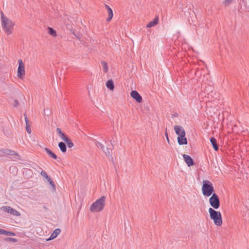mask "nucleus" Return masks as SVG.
I'll return each instance as SVG.
<instances>
[{
    "label": "nucleus",
    "instance_id": "obj_7",
    "mask_svg": "<svg viewBox=\"0 0 249 249\" xmlns=\"http://www.w3.org/2000/svg\"><path fill=\"white\" fill-rule=\"evenodd\" d=\"M178 142L179 145H185L187 144V140L185 137V130H182L181 132V136L178 137Z\"/></svg>",
    "mask_w": 249,
    "mask_h": 249
},
{
    "label": "nucleus",
    "instance_id": "obj_15",
    "mask_svg": "<svg viewBox=\"0 0 249 249\" xmlns=\"http://www.w3.org/2000/svg\"><path fill=\"white\" fill-rule=\"evenodd\" d=\"M159 18H155L152 21H150L147 25L146 27L151 28L155 26L158 23Z\"/></svg>",
    "mask_w": 249,
    "mask_h": 249
},
{
    "label": "nucleus",
    "instance_id": "obj_28",
    "mask_svg": "<svg viewBox=\"0 0 249 249\" xmlns=\"http://www.w3.org/2000/svg\"><path fill=\"white\" fill-rule=\"evenodd\" d=\"M232 1V0H225L223 1V4L225 6H228L231 3Z\"/></svg>",
    "mask_w": 249,
    "mask_h": 249
},
{
    "label": "nucleus",
    "instance_id": "obj_3",
    "mask_svg": "<svg viewBox=\"0 0 249 249\" xmlns=\"http://www.w3.org/2000/svg\"><path fill=\"white\" fill-rule=\"evenodd\" d=\"M209 213L210 218L213 221L214 224L217 226H221L222 224V218L221 213L214 210L212 208L209 209Z\"/></svg>",
    "mask_w": 249,
    "mask_h": 249
},
{
    "label": "nucleus",
    "instance_id": "obj_1",
    "mask_svg": "<svg viewBox=\"0 0 249 249\" xmlns=\"http://www.w3.org/2000/svg\"><path fill=\"white\" fill-rule=\"evenodd\" d=\"M0 19L1 22V26L4 32L7 35L12 34L14 26L15 25L14 22L5 17L2 11L0 12Z\"/></svg>",
    "mask_w": 249,
    "mask_h": 249
},
{
    "label": "nucleus",
    "instance_id": "obj_12",
    "mask_svg": "<svg viewBox=\"0 0 249 249\" xmlns=\"http://www.w3.org/2000/svg\"><path fill=\"white\" fill-rule=\"evenodd\" d=\"M61 230L59 229H56L51 234L50 237L47 240H50L56 238L60 233Z\"/></svg>",
    "mask_w": 249,
    "mask_h": 249
},
{
    "label": "nucleus",
    "instance_id": "obj_21",
    "mask_svg": "<svg viewBox=\"0 0 249 249\" xmlns=\"http://www.w3.org/2000/svg\"><path fill=\"white\" fill-rule=\"evenodd\" d=\"M95 144L98 148L101 149L102 150H104L105 149L104 145L101 143V142H98L96 140L94 141Z\"/></svg>",
    "mask_w": 249,
    "mask_h": 249
},
{
    "label": "nucleus",
    "instance_id": "obj_19",
    "mask_svg": "<svg viewBox=\"0 0 249 249\" xmlns=\"http://www.w3.org/2000/svg\"><path fill=\"white\" fill-rule=\"evenodd\" d=\"M107 87L110 90H113L114 89V85L112 80H109L106 83Z\"/></svg>",
    "mask_w": 249,
    "mask_h": 249
},
{
    "label": "nucleus",
    "instance_id": "obj_26",
    "mask_svg": "<svg viewBox=\"0 0 249 249\" xmlns=\"http://www.w3.org/2000/svg\"><path fill=\"white\" fill-rule=\"evenodd\" d=\"M5 240L9 242H17L18 240L17 238L12 237H7L5 239Z\"/></svg>",
    "mask_w": 249,
    "mask_h": 249
},
{
    "label": "nucleus",
    "instance_id": "obj_37",
    "mask_svg": "<svg viewBox=\"0 0 249 249\" xmlns=\"http://www.w3.org/2000/svg\"><path fill=\"white\" fill-rule=\"evenodd\" d=\"M27 171H29V172H31V171L30 170H27Z\"/></svg>",
    "mask_w": 249,
    "mask_h": 249
},
{
    "label": "nucleus",
    "instance_id": "obj_25",
    "mask_svg": "<svg viewBox=\"0 0 249 249\" xmlns=\"http://www.w3.org/2000/svg\"><path fill=\"white\" fill-rule=\"evenodd\" d=\"M104 153L107 156H111L112 153V150L110 148H107L106 150H104Z\"/></svg>",
    "mask_w": 249,
    "mask_h": 249
},
{
    "label": "nucleus",
    "instance_id": "obj_33",
    "mask_svg": "<svg viewBox=\"0 0 249 249\" xmlns=\"http://www.w3.org/2000/svg\"><path fill=\"white\" fill-rule=\"evenodd\" d=\"M18 105V102L17 100H15L13 103V106L15 107H17Z\"/></svg>",
    "mask_w": 249,
    "mask_h": 249
},
{
    "label": "nucleus",
    "instance_id": "obj_11",
    "mask_svg": "<svg viewBox=\"0 0 249 249\" xmlns=\"http://www.w3.org/2000/svg\"><path fill=\"white\" fill-rule=\"evenodd\" d=\"M105 7L106 9H107V13H108V18L106 19V21L108 22L113 17V12L111 8L107 5L105 4Z\"/></svg>",
    "mask_w": 249,
    "mask_h": 249
},
{
    "label": "nucleus",
    "instance_id": "obj_36",
    "mask_svg": "<svg viewBox=\"0 0 249 249\" xmlns=\"http://www.w3.org/2000/svg\"><path fill=\"white\" fill-rule=\"evenodd\" d=\"M43 208L45 209H47V207L46 206H45L43 207Z\"/></svg>",
    "mask_w": 249,
    "mask_h": 249
},
{
    "label": "nucleus",
    "instance_id": "obj_22",
    "mask_svg": "<svg viewBox=\"0 0 249 249\" xmlns=\"http://www.w3.org/2000/svg\"><path fill=\"white\" fill-rule=\"evenodd\" d=\"M101 64L103 67V71L105 73H107L108 71V66L107 64L105 61H102Z\"/></svg>",
    "mask_w": 249,
    "mask_h": 249
},
{
    "label": "nucleus",
    "instance_id": "obj_14",
    "mask_svg": "<svg viewBox=\"0 0 249 249\" xmlns=\"http://www.w3.org/2000/svg\"><path fill=\"white\" fill-rule=\"evenodd\" d=\"M210 142L214 150L215 151H217L218 150V145L217 144V142L215 138L214 137H211L210 139Z\"/></svg>",
    "mask_w": 249,
    "mask_h": 249
},
{
    "label": "nucleus",
    "instance_id": "obj_17",
    "mask_svg": "<svg viewBox=\"0 0 249 249\" xmlns=\"http://www.w3.org/2000/svg\"><path fill=\"white\" fill-rule=\"evenodd\" d=\"M24 116H25V123H26V130L29 134H31V128L30 126L29 120L28 119V118L25 114H24Z\"/></svg>",
    "mask_w": 249,
    "mask_h": 249
},
{
    "label": "nucleus",
    "instance_id": "obj_34",
    "mask_svg": "<svg viewBox=\"0 0 249 249\" xmlns=\"http://www.w3.org/2000/svg\"><path fill=\"white\" fill-rule=\"evenodd\" d=\"M8 154L10 155H14L15 154V152L14 151L10 150Z\"/></svg>",
    "mask_w": 249,
    "mask_h": 249
},
{
    "label": "nucleus",
    "instance_id": "obj_10",
    "mask_svg": "<svg viewBox=\"0 0 249 249\" xmlns=\"http://www.w3.org/2000/svg\"><path fill=\"white\" fill-rule=\"evenodd\" d=\"M183 158L184 161L186 163L187 165L189 167L193 166L194 164V161L192 158L190 156L186 154H183Z\"/></svg>",
    "mask_w": 249,
    "mask_h": 249
},
{
    "label": "nucleus",
    "instance_id": "obj_30",
    "mask_svg": "<svg viewBox=\"0 0 249 249\" xmlns=\"http://www.w3.org/2000/svg\"><path fill=\"white\" fill-rule=\"evenodd\" d=\"M41 175L44 178H46L48 175H47V173L44 171H42L40 172Z\"/></svg>",
    "mask_w": 249,
    "mask_h": 249
},
{
    "label": "nucleus",
    "instance_id": "obj_29",
    "mask_svg": "<svg viewBox=\"0 0 249 249\" xmlns=\"http://www.w3.org/2000/svg\"><path fill=\"white\" fill-rule=\"evenodd\" d=\"M48 182H49L50 185L53 187V189L55 190V186L54 182L52 180V179H51V180L48 181Z\"/></svg>",
    "mask_w": 249,
    "mask_h": 249
},
{
    "label": "nucleus",
    "instance_id": "obj_20",
    "mask_svg": "<svg viewBox=\"0 0 249 249\" xmlns=\"http://www.w3.org/2000/svg\"><path fill=\"white\" fill-rule=\"evenodd\" d=\"M58 147L62 152L65 153L67 151V147L66 144L63 142H60L58 143Z\"/></svg>",
    "mask_w": 249,
    "mask_h": 249
},
{
    "label": "nucleus",
    "instance_id": "obj_24",
    "mask_svg": "<svg viewBox=\"0 0 249 249\" xmlns=\"http://www.w3.org/2000/svg\"><path fill=\"white\" fill-rule=\"evenodd\" d=\"M49 33L50 35L55 36H56V31L53 30L52 28L48 27Z\"/></svg>",
    "mask_w": 249,
    "mask_h": 249
},
{
    "label": "nucleus",
    "instance_id": "obj_32",
    "mask_svg": "<svg viewBox=\"0 0 249 249\" xmlns=\"http://www.w3.org/2000/svg\"><path fill=\"white\" fill-rule=\"evenodd\" d=\"M165 137H166V138L167 139V141L169 143V138H168V133H167V129H166V131H165Z\"/></svg>",
    "mask_w": 249,
    "mask_h": 249
},
{
    "label": "nucleus",
    "instance_id": "obj_18",
    "mask_svg": "<svg viewBox=\"0 0 249 249\" xmlns=\"http://www.w3.org/2000/svg\"><path fill=\"white\" fill-rule=\"evenodd\" d=\"M0 234H5L8 236H15L16 235L13 232L7 231L1 229H0Z\"/></svg>",
    "mask_w": 249,
    "mask_h": 249
},
{
    "label": "nucleus",
    "instance_id": "obj_4",
    "mask_svg": "<svg viewBox=\"0 0 249 249\" xmlns=\"http://www.w3.org/2000/svg\"><path fill=\"white\" fill-rule=\"evenodd\" d=\"M202 183V192L203 195L208 197L212 195L214 192L213 183L208 180H204Z\"/></svg>",
    "mask_w": 249,
    "mask_h": 249
},
{
    "label": "nucleus",
    "instance_id": "obj_6",
    "mask_svg": "<svg viewBox=\"0 0 249 249\" xmlns=\"http://www.w3.org/2000/svg\"><path fill=\"white\" fill-rule=\"evenodd\" d=\"M18 62L19 64L18 67V77L22 79L23 77V76L25 74V67L23 63V61L21 59H18Z\"/></svg>",
    "mask_w": 249,
    "mask_h": 249
},
{
    "label": "nucleus",
    "instance_id": "obj_27",
    "mask_svg": "<svg viewBox=\"0 0 249 249\" xmlns=\"http://www.w3.org/2000/svg\"><path fill=\"white\" fill-rule=\"evenodd\" d=\"M64 142L66 141V139H68V138L66 137L65 134L62 132V133H61V135L59 136Z\"/></svg>",
    "mask_w": 249,
    "mask_h": 249
},
{
    "label": "nucleus",
    "instance_id": "obj_16",
    "mask_svg": "<svg viewBox=\"0 0 249 249\" xmlns=\"http://www.w3.org/2000/svg\"><path fill=\"white\" fill-rule=\"evenodd\" d=\"M174 130L178 136H181V132L182 131V130H184L182 127L180 125H175Z\"/></svg>",
    "mask_w": 249,
    "mask_h": 249
},
{
    "label": "nucleus",
    "instance_id": "obj_2",
    "mask_svg": "<svg viewBox=\"0 0 249 249\" xmlns=\"http://www.w3.org/2000/svg\"><path fill=\"white\" fill-rule=\"evenodd\" d=\"M106 197L102 196L99 199L96 200L90 206V211L91 212H100L102 211L105 206Z\"/></svg>",
    "mask_w": 249,
    "mask_h": 249
},
{
    "label": "nucleus",
    "instance_id": "obj_35",
    "mask_svg": "<svg viewBox=\"0 0 249 249\" xmlns=\"http://www.w3.org/2000/svg\"><path fill=\"white\" fill-rule=\"evenodd\" d=\"M45 178L48 181L51 180V178L49 177L48 176L46 178Z\"/></svg>",
    "mask_w": 249,
    "mask_h": 249
},
{
    "label": "nucleus",
    "instance_id": "obj_23",
    "mask_svg": "<svg viewBox=\"0 0 249 249\" xmlns=\"http://www.w3.org/2000/svg\"><path fill=\"white\" fill-rule=\"evenodd\" d=\"M65 142L67 143L68 147L71 148L73 146V143L69 138L66 139Z\"/></svg>",
    "mask_w": 249,
    "mask_h": 249
},
{
    "label": "nucleus",
    "instance_id": "obj_9",
    "mask_svg": "<svg viewBox=\"0 0 249 249\" xmlns=\"http://www.w3.org/2000/svg\"><path fill=\"white\" fill-rule=\"evenodd\" d=\"M2 209L3 211L9 213L14 215L19 216L20 215L19 212L10 206H4L2 207Z\"/></svg>",
    "mask_w": 249,
    "mask_h": 249
},
{
    "label": "nucleus",
    "instance_id": "obj_13",
    "mask_svg": "<svg viewBox=\"0 0 249 249\" xmlns=\"http://www.w3.org/2000/svg\"><path fill=\"white\" fill-rule=\"evenodd\" d=\"M45 150L46 152V153L48 154V155L51 158L56 160L57 158V156L49 148H45Z\"/></svg>",
    "mask_w": 249,
    "mask_h": 249
},
{
    "label": "nucleus",
    "instance_id": "obj_31",
    "mask_svg": "<svg viewBox=\"0 0 249 249\" xmlns=\"http://www.w3.org/2000/svg\"><path fill=\"white\" fill-rule=\"evenodd\" d=\"M56 131L57 133L58 134V136L60 135L61 133H62V132H63L62 131L61 128H57L56 129Z\"/></svg>",
    "mask_w": 249,
    "mask_h": 249
},
{
    "label": "nucleus",
    "instance_id": "obj_8",
    "mask_svg": "<svg viewBox=\"0 0 249 249\" xmlns=\"http://www.w3.org/2000/svg\"><path fill=\"white\" fill-rule=\"evenodd\" d=\"M130 95L138 103H141L142 101V96L136 90H132L130 93Z\"/></svg>",
    "mask_w": 249,
    "mask_h": 249
},
{
    "label": "nucleus",
    "instance_id": "obj_5",
    "mask_svg": "<svg viewBox=\"0 0 249 249\" xmlns=\"http://www.w3.org/2000/svg\"><path fill=\"white\" fill-rule=\"evenodd\" d=\"M210 205L215 209L219 208L220 202L218 196L215 193H213L209 198Z\"/></svg>",
    "mask_w": 249,
    "mask_h": 249
}]
</instances>
